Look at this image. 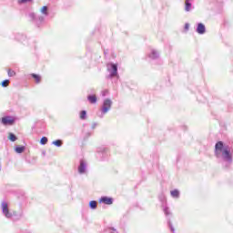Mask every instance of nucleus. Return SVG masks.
I'll return each instance as SVG.
<instances>
[{"instance_id":"f257e3e1","label":"nucleus","mask_w":233,"mask_h":233,"mask_svg":"<svg viewBox=\"0 0 233 233\" xmlns=\"http://www.w3.org/2000/svg\"><path fill=\"white\" fill-rule=\"evenodd\" d=\"M215 156L218 159H222L227 165H232L233 152L228 145H225L222 141H218L215 145Z\"/></svg>"},{"instance_id":"f03ea898","label":"nucleus","mask_w":233,"mask_h":233,"mask_svg":"<svg viewBox=\"0 0 233 233\" xmlns=\"http://www.w3.org/2000/svg\"><path fill=\"white\" fill-rule=\"evenodd\" d=\"M106 70L108 72L107 79H112L113 77H117V65L109 63L106 65Z\"/></svg>"},{"instance_id":"7ed1b4c3","label":"nucleus","mask_w":233,"mask_h":233,"mask_svg":"<svg viewBox=\"0 0 233 233\" xmlns=\"http://www.w3.org/2000/svg\"><path fill=\"white\" fill-rule=\"evenodd\" d=\"M0 122L2 125H4V127H12V125L15 123V118H14V116H7L2 117Z\"/></svg>"},{"instance_id":"20e7f679","label":"nucleus","mask_w":233,"mask_h":233,"mask_svg":"<svg viewBox=\"0 0 233 233\" xmlns=\"http://www.w3.org/2000/svg\"><path fill=\"white\" fill-rule=\"evenodd\" d=\"M1 208L2 214H4L7 219H10L12 218V212H10V209L8 208V203L6 201L2 202Z\"/></svg>"},{"instance_id":"39448f33","label":"nucleus","mask_w":233,"mask_h":233,"mask_svg":"<svg viewBox=\"0 0 233 233\" xmlns=\"http://www.w3.org/2000/svg\"><path fill=\"white\" fill-rule=\"evenodd\" d=\"M112 108V100L110 98H106L103 102L102 106V114H107L108 111Z\"/></svg>"},{"instance_id":"423d86ee","label":"nucleus","mask_w":233,"mask_h":233,"mask_svg":"<svg viewBox=\"0 0 233 233\" xmlns=\"http://www.w3.org/2000/svg\"><path fill=\"white\" fill-rule=\"evenodd\" d=\"M86 172V161L80 160V165L78 166V174H85Z\"/></svg>"},{"instance_id":"0eeeda50","label":"nucleus","mask_w":233,"mask_h":233,"mask_svg":"<svg viewBox=\"0 0 233 233\" xmlns=\"http://www.w3.org/2000/svg\"><path fill=\"white\" fill-rule=\"evenodd\" d=\"M99 203H104V205H112L114 203V198L108 197H102L99 199Z\"/></svg>"},{"instance_id":"6e6552de","label":"nucleus","mask_w":233,"mask_h":233,"mask_svg":"<svg viewBox=\"0 0 233 233\" xmlns=\"http://www.w3.org/2000/svg\"><path fill=\"white\" fill-rule=\"evenodd\" d=\"M197 34L203 35L207 32V27L202 23H198L196 30Z\"/></svg>"},{"instance_id":"1a4fd4ad","label":"nucleus","mask_w":233,"mask_h":233,"mask_svg":"<svg viewBox=\"0 0 233 233\" xmlns=\"http://www.w3.org/2000/svg\"><path fill=\"white\" fill-rule=\"evenodd\" d=\"M192 10H194L192 0H185V12H192Z\"/></svg>"},{"instance_id":"9d476101","label":"nucleus","mask_w":233,"mask_h":233,"mask_svg":"<svg viewBox=\"0 0 233 233\" xmlns=\"http://www.w3.org/2000/svg\"><path fill=\"white\" fill-rule=\"evenodd\" d=\"M87 100L89 101V103H91V105H96L97 103V97L96 96V95H89L87 96Z\"/></svg>"},{"instance_id":"9b49d317","label":"nucleus","mask_w":233,"mask_h":233,"mask_svg":"<svg viewBox=\"0 0 233 233\" xmlns=\"http://www.w3.org/2000/svg\"><path fill=\"white\" fill-rule=\"evenodd\" d=\"M149 57L150 59H157V57H159V53L157 50L152 49Z\"/></svg>"},{"instance_id":"f8f14e48","label":"nucleus","mask_w":233,"mask_h":233,"mask_svg":"<svg viewBox=\"0 0 233 233\" xmlns=\"http://www.w3.org/2000/svg\"><path fill=\"white\" fill-rule=\"evenodd\" d=\"M170 195L176 199L179 198V190L175 189L170 192Z\"/></svg>"},{"instance_id":"ddd939ff","label":"nucleus","mask_w":233,"mask_h":233,"mask_svg":"<svg viewBox=\"0 0 233 233\" xmlns=\"http://www.w3.org/2000/svg\"><path fill=\"white\" fill-rule=\"evenodd\" d=\"M41 14H43V15H48V6L44 5L41 10H40Z\"/></svg>"},{"instance_id":"4468645a","label":"nucleus","mask_w":233,"mask_h":233,"mask_svg":"<svg viewBox=\"0 0 233 233\" xmlns=\"http://www.w3.org/2000/svg\"><path fill=\"white\" fill-rule=\"evenodd\" d=\"M89 207L90 208H92L93 210H96V208H97V202L96 200H92L89 202Z\"/></svg>"},{"instance_id":"2eb2a0df","label":"nucleus","mask_w":233,"mask_h":233,"mask_svg":"<svg viewBox=\"0 0 233 233\" xmlns=\"http://www.w3.org/2000/svg\"><path fill=\"white\" fill-rule=\"evenodd\" d=\"M32 77L35 79V83L39 84L41 83V76L36 74H32Z\"/></svg>"},{"instance_id":"dca6fc26","label":"nucleus","mask_w":233,"mask_h":233,"mask_svg":"<svg viewBox=\"0 0 233 233\" xmlns=\"http://www.w3.org/2000/svg\"><path fill=\"white\" fill-rule=\"evenodd\" d=\"M15 152H16V154H23V152H25V147H16L15 148Z\"/></svg>"},{"instance_id":"f3484780","label":"nucleus","mask_w":233,"mask_h":233,"mask_svg":"<svg viewBox=\"0 0 233 233\" xmlns=\"http://www.w3.org/2000/svg\"><path fill=\"white\" fill-rule=\"evenodd\" d=\"M8 139H10V141L15 142V141H17V137H15V135H14V133H9Z\"/></svg>"},{"instance_id":"a211bd4d","label":"nucleus","mask_w":233,"mask_h":233,"mask_svg":"<svg viewBox=\"0 0 233 233\" xmlns=\"http://www.w3.org/2000/svg\"><path fill=\"white\" fill-rule=\"evenodd\" d=\"M53 145H55V147H62L63 146V141L62 140H55L53 141Z\"/></svg>"},{"instance_id":"6ab92c4d","label":"nucleus","mask_w":233,"mask_h":233,"mask_svg":"<svg viewBox=\"0 0 233 233\" xmlns=\"http://www.w3.org/2000/svg\"><path fill=\"white\" fill-rule=\"evenodd\" d=\"M8 85H10V80H8V79L4 80V81L2 82V86H3L4 88H6V86H8Z\"/></svg>"},{"instance_id":"aec40b11","label":"nucleus","mask_w":233,"mask_h":233,"mask_svg":"<svg viewBox=\"0 0 233 233\" xmlns=\"http://www.w3.org/2000/svg\"><path fill=\"white\" fill-rule=\"evenodd\" d=\"M41 145H46L48 143V138L46 137H43L40 140Z\"/></svg>"},{"instance_id":"412c9836","label":"nucleus","mask_w":233,"mask_h":233,"mask_svg":"<svg viewBox=\"0 0 233 233\" xmlns=\"http://www.w3.org/2000/svg\"><path fill=\"white\" fill-rule=\"evenodd\" d=\"M80 119H86V111L85 110L81 111Z\"/></svg>"},{"instance_id":"4be33fe9","label":"nucleus","mask_w":233,"mask_h":233,"mask_svg":"<svg viewBox=\"0 0 233 233\" xmlns=\"http://www.w3.org/2000/svg\"><path fill=\"white\" fill-rule=\"evenodd\" d=\"M7 74L9 77H14V76H15V71L9 69Z\"/></svg>"},{"instance_id":"5701e85b","label":"nucleus","mask_w":233,"mask_h":233,"mask_svg":"<svg viewBox=\"0 0 233 233\" xmlns=\"http://www.w3.org/2000/svg\"><path fill=\"white\" fill-rule=\"evenodd\" d=\"M26 3H32V0H18V5H25Z\"/></svg>"},{"instance_id":"b1692460","label":"nucleus","mask_w":233,"mask_h":233,"mask_svg":"<svg viewBox=\"0 0 233 233\" xmlns=\"http://www.w3.org/2000/svg\"><path fill=\"white\" fill-rule=\"evenodd\" d=\"M29 17L33 19V21H35L37 19V15H35V13L29 14Z\"/></svg>"},{"instance_id":"393cba45","label":"nucleus","mask_w":233,"mask_h":233,"mask_svg":"<svg viewBox=\"0 0 233 233\" xmlns=\"http://www.w3.org/2000/svg\"><path fill=\"white\" fill-rule=\"evenodd\" d=\"M168 226L172 233L176 232V229H174V226H172V223L168 221Z\"/></svg>"},{"instance_id":"a878e982","label":"nucleus","mask_w":233,"mask_h":233,"mask_svg":"<svg viewBox=\"0 0 233 233\" xmlns=\"http://www.w3.org/2000/svg\"><path fill=\"white\" fill-rule=\"evenodd\" d=\"M164 212H165V215H166V216H170V210L168 209V208L166 207V208H164Z\"/></svg>"},{"instance_id":"bb28decb","label":"nucleus","mask_w":233,"mask_h":233,"mask_svg":"<svg viewBox=\"0 0 233 233\" xmlns=\"http://www.w3.org/2000/svg\"><path fill=\"white\" fill-rule=\"evenodd\" d=\"M36 19H38L40 23H43V21H45V16H37Z\"/></svg>"},{"instance_id":"cd10ccee","label":"nucleus","mask_w":233,"mask_h":233,"mask_svg":"<svg viewBox=\"0 0 233 233\" xmlns=\"http://www.w3.org/2000/svg\"><path fill=\"white\" fill-rule=\"evenodd\" d=\"M110 230H112L111 233H118L115 228H110Z\"/></svg>"},{"instance_id":"c85d7f7f","label":"nucleus","mask_w":233,"mask_h":233,"mask_svg":"<svg viewBox=\"0 0 233 233\" xmlns=\"http://www.w3.org/2000/svg\"><path fill=\"white\" fill-rule=\"evenodd\" d=\"M185 28H186V30H188V28H190V25L186 24V25H185Z\"/></svg>"},{"instance_id":"c756f323","label":"nucleus","mask_w":233,"mask_h":233,"mask_svg":"<svg viewBox=\"0 0 233 233\" xmlns=\"http://www.w3.org/2000/svg\"><path fill=\"white\" fill-rule=\"evenodd\" d=\"M96 127H97V124H93L92 128H95Z\"/></svg>"}]
</instances>
